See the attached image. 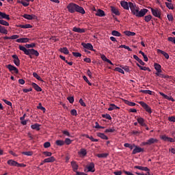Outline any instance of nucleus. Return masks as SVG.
<instances>
[{
    "instance_id": "1",
    "label": "nucleus",
    "mask_w": 175,
    "mask_h": 175,
    "mask_svg": "<svg viewBox=\"0 0 175 175\" xmlns=\"http://www.w3.org/2000/svg\"><path fill=\"white\" fill-rule=\"evenodd\" d=\"M36 46V44L35 43H31L29 44H25V46H23L21 45L18 46V49H20V51H23L24 54H25V55H28L29 57V58L33 59V56L31 55H35V57H38L39 56V53L38 51H36L33 49H29V48H34Z\"/></svg>"
},
{
    "instance_id": "2",
    "label": "nucleus",
    "mask_w": 175,
    "mask_h": 175,
    "mask_svg": "<svg viewBox=\"0 0 175 175\" xmlns=\"http://www.w3.org/2000/svg\"><path fill=\"white\" fill-rule=\"evenodd\" d=\"M79 7L80 6L77 4H75L74 3H70V4L67 5V9L68 10V12H70V13L74 14L75 13V10Z\"/></svg>"
},
{
    "instance_id": "3",
    "label": "nucleus",
    "mask_w": 175,
    "mask_h": 175,
    "mask_svg": "<svg viewBox=\"0 0 175 175\" xmlns=\"http://www.w3.org/2000/svg\"><path fill=\"white\" fill-rule=\"evenodd\" d=\"M139 104L141 105L142 107H143V109L147 112L148 113V114H152V109L150 108V106H148V105H147L146 103H145L143 101H139Z\"/></svg>"
},
{
    "instance_id": "4",
    "label": "nucleus",
    "mask_w": 175,
    "mask_h": 175,
    "mask_svg": "<svg viewBox=\"0 0 175 175\" xmlns=\"http://www.w3.org/2000/svg\"><path fill=\"white\" fill-rule=\"evenodd\" d=\"M148 12V10L147 9H141V10H139V12L133 13V15L136 17H143L146 15Z\"/></svg>"
},
{
    "instance_id": "5",
    "label": "nucleus",
    "mask_w": 175,
    "mask_h": 175,
    "mask_svg": "<svg viewBox=\"0 0 175 175\" xmlns=\"http://www.w3.org/2000/svg\"><path fill=\"white\" fill-rule=\"evenodd\" d=\"M7 68L12 74H18V70L14 66H12L11 64H8Z\"/></svg>"
},
{
    "instance_id": "6",
    "label": "nucleus",
    "mask_w": 175,
    "mask_h": 175,
    "mask_svg": "<svg viewBox=\"0 0 175 175\" xmlns=\"http://www.w3.org/2000/svg\"><path fill=\"white\" fill-rule=\"evenodd\" d=\"M150 10H152V14L154 17L160 18L161 15V11L160 10V9L150 8Z\"/></svg>"
},
{
    "instance_id": "7",
    "label": "nucleus",
    "mask_w": 175,
    "mask_h": 175,
    "mask_svg": "<svg viewBox=\"0 0 175 175\" xmlns=\"http://www.w3.org/2000/svg\"><path fill=\"white\" fill-rule=\"evenodd\" d=\"M82 47L85 48V49H88L89 51H94V46L91 43H81Z\"/></svg>"
},
{
    "instance_id": "8",
    "label": "nucleus",
    "mask_w": 175,
    "mask_h": 175,
    "mask_svg": "<svg viewBox=\"0 0 175 175\" xmlns=\"http://www.w3.org/2000/svg\"><path fill=\"white\" fill-rule=\"evenodd\" d=\"M22 17H23L26 20H29V21L37 19V16L34 14L29 15V14H25L23 15Z\"/></svg>"
},
{
    "instance_id": "9",
    "label": "nucleus",
    "mask_w": 175,
    "mask_h": 175,
    "mask_svg": "<svg viewBox=\"0 0 175 175\" xmlns=\"http://www.w3.org/2000/svg\"><path fill=\"white\" fill-rule=\"evenodd\" d=\"M130 10H131V12L132 14H135L137 13L138 12H139V9L137 8V7H135V4H133V3H130Z\"/></svg>"
},
{
    "instance_id": "10",
    "label": "nucleus",
    "mask_w": 175,
    "mask_h": 175,
    "mask_svg": "<svg viewBox=\"0 0 175 175\" xmlns=\"http://www.w3.org/2000/svg\"><path fill=\"white\" fill-rule=\"evenodd\" d=\"M131 2H126V1H121L120 2V5H121V7H122L123 8V9H124V10H129V8H130V4H129V3H130Z\"/></svg>"
},
{
    "instance_id": "11",
    "label": "nucleus",
    "mask_w": 175,
    "mask_h": 175,
    "mask_svg": "<svg viewBox=\"0 0 175 175\" xmlns=\"http://www.w3.org/2000/svg\"><path fill=\"white\" fill-rule=\"evenodd\" d=\"M160 139H161L162 140H163V142H167L170 143H173L174 142V139H173L172 137H167L166 135H162Z\"/></svg>"
},
{
    "instance_id": "12",
    "label": "nucleus",
    "mask_w": 175,
    "mask_h": 175,
    "mask_svg": "<svg viewBox=\"0 0 175 175\" xmlns=\"http://www.w3.org/2000/svg\"><path fill=\"white\" fill-rule=\"evenodd\" d=\"M13 63L15 66H20V59H18V55H12Z\"/></svg>"
},
{
    "instance_id": "13",
    "label": "nucleus",
    "mask_w": 175,
    "mask_h": 175,
    "mask_svg": "<svg viewBox=\"0 0 175 175\" xmlns=\"http://www.w3.org/2000/svg\"><path fill=\"white\" fill-rule=\"evenodd\" d=\"M143 152H144V149L141 148L139 146H135V148H134L133 151H132V154H135Z\"/></svg>"
},
{
    "instance_id": "14",
    "label": "nucleus",
    "mask_w": 175,
    "mask_h": 175,
    "mask_svg": "<svg viewBox=\"0 0 175 175\" xmlns=\"http://www.w3.org/2000/svg\"><path fill=\"white\" fill-rule=\"evenodd\" d=\"M5 19L8 21H10V17H9V15L6 14L5 12H1L0 11V20Z\"/></svg>"
},
{
    "instance_id": "15",
    "label": "nucleus",
    "mask_w": 175,
    "mask_h": 175,
    "mask_svg": "<svg viewBox=\"0 0 175 175\" xmlns=\"http://www.w3.org/2000/svg\"><path fill=\"white\" fill-rule=\"evenodd\" d=\"M72 31H74L75 33H85V29H81V28L77 27H74V28H72Z\"/></svg>"
},
{
    "instance_id": "16",
    "label": "nucleus",
    "mask_w": 175,
    "mask_h": 175,
    "mask_svg": "<svg viewBox=\"0 0 175 175\" xmlns=\"http://www.w3.org/2000/svg\"><path fill=\"white\" fill-rule=\"evenodd\" d=\"M78 155L82 158L85 157L87 155V150L85 148L80 149L79 152H78Z\"/></svg>"
},
{
    "instance_id": "17",
    "label": "nucleus",
    "mask_w": 175,
    "mask_h": 175,
    "mask_svg": "<svg viewBox=\"0 0 175 175\" xmlns=\"http://www.w3.org/2000/svg\"><path fill=\"white\" fill-rule=\"evenodd\" d=\"M95 16H98V17H104V16H105V12L103 10L98 9L96 11Z\"/></svg>"
},
{
    "instance_id": "18",
    "label": "nucleus",
    "mask_w": 175,
    "mask_h": 175,
    "mask_svg": "<svg viewBox=\"0 0 175 175\" xmlns=\"http://www.w3.org/2000/svg\"><path fill=\"white\" fill-rule=\"evenodd\" d=\"M134 169L139 170L141 171H144L147 172H150V169L147 167H142V166H134Z\"/></svg>"
},
{
    "instance_id": "19",
    "label": "nucleus",
    "mask_w": 175,
    "mask_h": 175,
    "mask_svg": "<svg viewBox=\"0 0 175 175\" xmlns=\"http://www.w3.org/2000/svg\"><path fill=\"white\" fill-rule=\"evenodd\" d=\"M157 53H158V54H161L162 55H163V57H164L165 59H169L170 56H169V55H168L167 53H165V51H161V50H160V49H157Z\"/></svg>"
},
{
    "instance_id": "20",
    "label": "nucleus",
    "mask_w": 175,
    "mask_h": 175,
    "mask_svg": "<svg viewBox=\"0 0 175 175\" xmlns=\"http://www.w3.org/2000/svg\"><path fill=\"white\" fill-rule=\"evenodd\" d=\"M29 38H18L16 40V42L18 43H27L29 42Z\"/></svg>"
},
{
    "instance_id": "21",
    "label": "nucleus",
    "mask_w": 175,
    "mask_h": 175,
    "mask_svg": "<svg viewBox=\"0 0 175 175\" xmlns=\"http://www.w3.org/2000/svg\"><path fill=\"white\" fill-rule=\"evenodd\" d=\"M137 123L139 124L143 127H146V124L144 122L145 120L142 118H139L137 119Z\"/></svg>"
},
{
    "instance_id": "22",
    "label": "nucleus",
    "mask_w": 175,
    "mask_h": 175,
    "mask_svg": "<svg viewBox=\"0 0 175 175\" xmlns=\"http://www.w3.org/2000/svg\"><path fill=\"white\" fill-rule=\"evenodd\" d=\"M96 135L100 139H102L103 140H109V137L103 133H98Z\"/></svg>"
},
{
    "instance_id": "23",
    "label": "nucleus",
    "mask_w": 175,
    "mask_h": 175,
    "mask_svg": "<svg viewBox=\"0 0 175 175\" xmlns=\"http://www.w3.org/2000/svg\"><path fill=\"white\" fill-rule=\"evenodd\" d=\"M111 13H113L116 16H120V12H119L118 9H117L115 7H111Z\"/></svg>"
},
{
    "instance_id": "24",
    "label": "nucleus",
    "mask_w": 175,
    "mask_h": 175,
    "mask_svg": "<svg viewBox=\"0 0 175 175\" xmlns=\"http://www.w3.org/2000/svg\"><path fill=\"white\" fill-rule=\"evenodd\" d=\"M59 51L66 55L70 53V51H68V49L66 47L59 48Z\"/></svg>"
},
{
    "instance_id": "25",
    "label": "nucleus",
    "mask_w": 175,
    "mask_h": 175,
    "mask_svg": "<svg viewBox=\"0 0 175 175\" xmlns=\"http://www.w3.org/2000/svg\"><path fill=\"white\" fill-rule=\"evenodd\" d=\"M87 168H88V172H95L94 163H91L89 165H88Z\"/></svg>"
},
{
    "instance_id": "26",
    "label": "nucleus",
    "mask_w": 175,
    "mask_h": 175,
    "mask_svg": "<svg viewBox=\"0 0 175 175\" xmlns=\"http://www.w3.org/2000/svg\"><path fill=\"white\" fill-rule=\"evenodd\" d=\"M55 159L53 157H48V158L44 159V163H51V162H55Z\"/></svg>"
},
{
    "instance_id": "27",
    "label": "nucleus",
    "mask_w": 175,
    "mask_h": 175,
    "mask_svg": "<svg viewBox=\"0 0 175 175\" xmlns=\"http://www.w3.org/2000/svg\"><path fill=\"white\" fill-rule=\"evenodd\" d=\"M75 12H79V13L81 14L82 15L85 14V10L83 8V7H80V6L75 10Z\"/></svg>"
},
{
    "instance_id": "28",
    "label": "nucleus",
    "mask_w": 175,
    "mask_h": 175,
    "mask_svg": "<svg viewBox=\"0 0 175 175\" xmlns=\"http://www.w3.org/2000/svg\"><path fill=\"white\" fill-rule=\"evenodd\" d=\"M146 143L149 144L150 145H152L154 144L158 143V139L154 138H150L146 141Z\"/></svg>"
},
{
    "instance_id": "29",
    "label": "nucleus",
    "mask_w": 175,
    "mask_h": 175,
    "mask_svg": "<svg viewBox=\"0 0 175 175\" xmlns=\"http://www.w3.org/2000/svg\"><path fill=\"white\" fill-rule=\"evenodd\" d=\"M154 69L157 70V72L161 73L162 72L161 66H160V64L157 63H154Z\"/></svg>"
},
{
    "instance_id": "30",
    "label": "nucleus",
    "mask_w": 175,
    "mask_h": 175,
    "mask_svg": "<svg viewBox=\"0 0 175 175\" xmlns=\"http://www.w3.org/2000/svg\"><path fill=\"white\" fill-rule=\"evenodd\" d=\"M119 109V107H117L116 105L111 103V105H109V108H108V111H111Z\"/></svg>"
},
{
    "instance_id": "31",
    "label": "nucleus",
    "mask_w": 175,
    "mask_h": 175,
    "mask_svg": "<svg viewBox=\"0 0 175 175\" xmlns=\"http://www.w3.org/2000/svg\"><path fill=\"white\" fill-rule=\"evenodd\" d=\"M0 33H3L7 35L8 33V30L4 26L0 25Z\"/></svg>"
},
{
    "instance_id": "32",
    "label": "nucleus",
    "mask_w": 175,
    "mask_h": 175,
    "mask_svg": "<svg viewBox=\"0 0 175 175\" xmlns=\"http://www.w3.org/2000/svg\"><path fill=\"white\" fill-rule=\"evenodd\" d=\"M70 165H72V170L74 172H77L78 165H77V163H76V161H72L70 163Z\"/></svg>"
},
{
    "instance_id": "33",
    "label": "nucleus",
    "mask_w": 175,
    "mask_h": 175,
    "mask_svg": "<svg viewBox=\"0 0 175 175\" xmlns=\"http://www.w3.org/2000/svg\"><path fill=\"white\" fill-rule=\"evenodd\" d=\"M31 86L33 87V89H35L36 91L37 92H42V88L38 86L36 83H31Z\"/></svg>"
},
{
    "instance_id": "34",
    "label": "nucleus",
    "mask_w": 175,
    "mask_h": 175,
    "mask_svg": "<svg viewBox=\"0 0 175 175\" xmlns=\"http://www.w3.org/2000/svg\"><path fill=\"white\" fill-rule=\"evenodd\" d=\"M7 163H8V165H10V166H16V165L18 164V163L17 161H15L12 159L8 160Z\"/></svg>"
},
{
    "instance_id": "35",
    "label": "nucleus",
    "mask_w": 175,
    "mask_h": 175,
    "mask_svg": "<svg viewBox=\"0 0 175 175\" xmlns=\"http://www.w3.org/2000/svg\"><path fill=\"white\" fill-rule=\"evenodd\" d=\"M40 124H38V123H35L34 124H32L31 126V129L36 130V131H40Z\"/></svg>"
},
{
    "instance_id": "36",
    "label": "nucleus",
    "mask_w": 175,
    "mask_h": 175,
    "mask_svg": "<svg viewBox=\"0 0 175 175\" xmlns=\"http://www.w3.org/2000/svg\"><path fill=\"white\" fill-rule=\"evenodd\" d=\"M18 27L27 29L31 28L32 26L29 24H27V25H18Z\"/></svg>"
},
{
    "instance_id": "37",
    "label": "nucleus",
    "mask_w": 175,
    "mask_h": 175,
    "mask_svg": "<svg viewBox=\"0 0 175 175\" xmlns=\"http://www.w3.org/2000/svg\"><path fill=\"white\" fill-rule=\"evenodd\" d=\"M56 146H62L65 145L64 141L63 140H56L55 141Z\"/></svg>"
},
{
    "instance_id": "38",
    "label": "nucleus",
    "mask_w": 175,
    "mask_h": 175,
    "mask_svg": "<svg viewBox=\"0 0 175 175\" xmlns=\"http://www.w3.org/2000/svg\"><path fill=\"white\" fill-rule=\"evenodd\" d=\"M152 20V15H147L144 17V21L146 23L150 22Z\"/></svg>"
},
{
    "instance_id": "39",
    "label": "nucleus",
    "mask_w": 175,
    "mask_h": 175,
    "mask_svg": "<svg viewBox=\"0 0 175 175\" xmlns=\"http://www.w3.org/2000/svg\"><path fill=\"white\" fill-rule=\"evenodd\" d=\"M96 157H98V158H107V157H109V154L108 153L98 154L96 155Z\"/></svg>"
},
{
    "instance_id": "40",
    "label": "nucleus",
    "mask_w": 175,
    "mask_h": 175,
    "mask_svg": "<svg viewBox=\"0 0 175 175\" xmlns=\"http://www.w3.org/2000/svg\"><path fill=\"white\" fill-rule=\"evenodd\" d=\"M124 33L126 36H135V33L131 32L129 31H126Z\"/></svg>"
},
{
    "instance_id": "41",
    "label": "nucleus",
    "mask_w": 175,
    "mask_h": 175,
    "mask_svg": "<svg viewBox=\"0 0 175 175\" xmlns=\"http://www.w3.org/2000/svg\"><path fill=\"white\" fill-rule=\"evenodd\" d=\"M120 67L121 68V69H122L123 70L126 71V72L129 73L130 72V69L129 67L127 66H120Z\"/></svg>"
},
{
    "instance_id": "42",
    "label": "nucleus",
    "mask_w": 175,
    "mask_h": 175,
    "mask_svg": "<svg viewBox=\"0 0 175 175\" xmlns=\"http://www.w3.org/2000/svg\"><path fill=\"white\" fill-rule=\"evenodd\" d=\"M33 77H35L36 79L42 81V77H39L38 74L36 72H33Z\"/></svg>"
},
{
    "instance_id": "43",
    "label": "nucleus",
    "mask_w": 175,
    "mask_h": 175,
    "mask_svg": "<svg viewBox=\"0 0 175 175\" xmlns=\"http://www.w3.org/2000/svg\"><path fill=\"white\" fill-rule=\"evenodd\" d=\"M111 35H113L114 36H116V37H120L121 36L120 33H119L116 30H113V31H111Z\"/></svg>"
},
{
    "instance_id": "44",
    "label": "nucleus",
    "mask_w": 175,
    "mask_h": 175,
    "mask_svg": "<svg viewBox=\"0 0 175 175\" xmlns=\"http://www.w3.org/2000/svg\"><path fill=\"white\" fill-rule=\"evenodd\" d=\"M37 109H40L41 111L46 112V108L42 106V103H38V106H37Z\"/></svg>"
},
{
    "instance_id": "45",
    "label": "nucleus",
    "mask_w": 175,
    "mask_h": 175,
    "mask_svg": "<svg viewBox=\"0 0 175 175\" xmlns=\"http://www.w3.org/2000/svg\"><path fill=\"white\" fill-rule=\"evenodd\" d=\"M0 25H4L5 27H8L9 26V23L6 21L1 20V21H0Z\"/></svg>"
},
{
    "instance_id": "46",
    "label": "nucleus",
    "mask_w": 175,
    "mask_h": 175,
    "mask_svg": "<svg viewBox=\"0 0 175 175\" xmlns=\"http://www.w3.org/2000/svg\"><path fill=\"white\" fill-rule=\"evenodd\" d=\"M165 5L167 6V9H169V10H173L174 9L173 5H172V3L165 2Z\"/></svg>"
},
{
    "instance_id": "47",
    "label": "nucleus",
    "mask_w": 175,
    "mask_h": 175,
    "mask_svg": "<svg viewBox=\"0 0 175 175\" xmlns=\"http://www.w3.org/2000/svg\"><path fill=\"white\" fill-rule=\"evenodd\" d=\"M119 48H123L124 49H126L128 51H132V49H130L129 46L124 45V44L119 46Z\"/></svg>"
},
{
    "instance_id": "48",
    "label": "nucleus",
    "mask_w": 175,
    "mask_h": 175,
    "mask_svg": "<svg viewBox=\"0 0 175 175\" xmlns=\"http://www.w3.org/2000/svg\"><path fill=\"white\" fill-rule=\"evenodd\" d=\"M22 154H24L27 157H31L33 155V152L29 151V152H22Z\"/></svg>"
},
{
    "instance_id": "49",
    "label": "nucleus",
    "mask_w": 175,
    "mask_h": 175,
    "mask_svg": "<svg viewBox=\"0 0 175 175\" xmlns=\"http://www.w3.org/2000/svg\"><path fill=\"white\" fill-rule=\"evenodd\" d=\"M114 70H115L116 72H118L119 73H121V74H122V75L124 74V70H122V69L120 68L117 67V68H116L114 69Z\"/></svg>"
},
{
    "instance_id": "50",
    "label": "nucleus",
    "mask_w": 175,
    "mask_h": 175,
    "mask_svg": "<svg viewBox=\"0 0 175 175\" xmlns=\"http://www.w3.org/2000/svg\"><path fill=\"white\" fill-rule=\"evenodd\" d=\"M102 118H106V119L109 120H111V116L109 114H103Z\"/></svg>"
},
{
    "instance_id": "51",
    "label": "nucleus",
    "mask_w": 175,
    "mask_h": 175,
    "mask_svg": "<svg viewBox=\"0 0 175 175\" xmlns=\"http://www.w3.org/2000/svg\"><path fill=\"white\" fill-rule=\"evenodd\" d=\"M126 104L128 105V106H130V107H135V106L137 105V104L135 103H132V102H130V101H128V100L126 101Z\"/></svg>"
},
{
    "instance_id": "52",
    "label": "nucleus",
    "mask_w": 175,
    "mask_h": 175,
    "mask_svg": "<svg viewBox=\"0 0 175 175\" xmlns=\"http://www.w3.org/2000/svg\"><path fill=\"white\" fill-rule=\"evenodd\" d=\"M141 92L143 94H147L149 95H152V92L150 90H141Z\"/></svg>"
},
{
    "instance_id": "53",
    "label": "nucleus",
    "mask_w": 175,
    "mask_h": 175,
    "mask_svg": "<svg viewBox=\"0 0 175 175\" xmlns=\"http://www.w3.org/2000/svg\"><path fill=\"white\" fill-rule=\"evenodd\" d=\"M64 144L66 145H70V144H72V140H70V139L69 138H66L65 139Z\"/></svg>"
},
{
    "instance_id": "54",
    "label": "nucleus",
    "mask_w": 175,
    "mask_h": 175,
    "mask_svg": "<svg viewBox=\"0 0 175 175\" xmlns=\"http://www.w3.org/2000/svg\"><path fill=\"white\" fill-rule=\"evenodd\" d=\"M105 133H113L115 132V129H107L105 130Z\"/></svg>"
},
{
    "instance_id": "55",
    "label": "nucleus",
    "mask_w": 175,
    "mask_h": 175,
    "mask_svg": "<svg viewBox=\"0 0 175 175\" xmlns=\"http://www.w3.org/2000/svg\"><path fill=\"white\" fill-rule=\"evenodd\" d=\"M42 154H44V156H46V157H51L52 153L51 152H43Z\"/></svg>"
},
{
    "instance_id": "56",
    "label": "nucleus",
    "mask_w": 175,
    "mask_h": 175,
    "mask_svg": "<svg viewBox=\"0 0 175 175\" xmlns=\"http://www.w3.org/2000/svg\"><path fill=\"white\" fill-rule=\"evenodd\" d=\"M72 55L75 57H81V54H80L79 53L72 52Z\"/></svg>"
},
{
    "instance_id": "57",
    "label": "nucleus",
    "mask_w": 175,
    "mask_h": 175,
    "mask_svg": "<svg viewBox=\"0 0 175 175\" xmlns=\"http://www.w3.org/2000/svg\"><path fill=\"white\" fill-rule=\"evenodd\" d=\"M70 114L74 116H77V111H76V109H72Z\"/></svg>"
},
{
    "instance_id": "58",
    "label": "nucleus",
    "mask_w": 175,
    "mask_h": 175,
    "mask_svg": "<svg viewBox=\"0 0 175 175\" xmlns=\"http://www.w3.org/2000/svg\"><path fill=\"white\" fill-rule=\"evenodd\" d=\"M67 100L70 102V104H72L74 103V97L72 96L67 97Z\"/></svg>"
},
{
    "instance_id": "59",
    "label": "nucleus",
    "mask_w": 175,
    "mask_h": 175,
    "mask_svg": "<svg viewBox=\"0 0 175 175\" xmlns=\"http://www.w3.org/2000/svg\"><path fill=\"white\" fill-rule=\"evenodd\" d=\"M51 144L49 142H44V148H49L50 147Z\"/></svg>"
},
{
    "instance_id": "60",
    "label": "nucleus",
    "mask_w": 175,
    "mask_h": 175,
    "mask_svg": "<svg viewBox=\"0 0 175 175\" xmlns=\"http://www.w3.org/2000/svg\"><path fill=\"white\" fill-rule=\"evenodd\" d=\"M167 41L173 42L175 44V38L169 37L167 38Z\"/></svg>"
},
{
    "instance_id": "61",
    "label": "nucleus",
    "mask_w": 175,
    "mask_h": 175,
    "mask_svg": "<svg viewBox=\"0 0 175 175\" xmlns=\"http://www.w3.org/2000/svg\"><path fill=\"white\" fill-rule=\"evenodd\" d=\"M170 122H175V116H171L167 118Z\"/></svg>"
},
{
    "instance_id": "62",
    "label": "nucleus",
    "mask_w": 175,
    "mask_h": 175,
    "mask_svg": "<svg viewBox=\"0 0 175 175\" xmlns=\"http://www.w3.org/2000/svg\"><path fill=\"white\" fill-rule=\"evenodd\" d=\"M18 38H20L18 35H12V36H10L11 40H16Z\"/></svg>"
},
{
    "instance_id": "63",
    "label": "nucleus",
    "mask_w": 175,
    "mask_h": 175,
    "mask_svg": "<svg viewBox=\"0 0 175 175\" xmlns=\"http://www.w3.org/2000/svg\"><path fill=\"white\" fill-rule=\"evenodd\" d=\"M136 175H150V172H147L146 174L135 172Z\"/></svg>"
},
{
    "instance_id": "64",
    "label": "nucleus",
    "mask_w": 175,
    "mask_h": 175,
    "mask_svg": "<svg viewBox=\"0 0 175 175\" xmlns=\"http://www.w3.org/2000/svg\"><path fill=\"white\" fill-rule=\"evenodd\" d=\"M75 172H76V175H88V174H85V173L80 172H77V171H76Z\"/></svg>"
}]
</instances>
